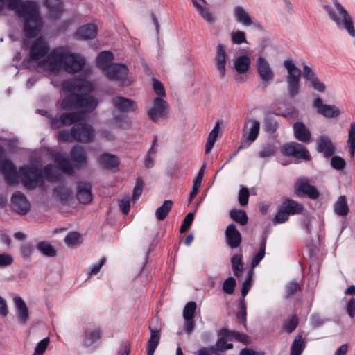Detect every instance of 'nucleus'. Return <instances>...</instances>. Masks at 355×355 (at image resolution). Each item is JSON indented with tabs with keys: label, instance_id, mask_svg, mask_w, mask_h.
<instances>
[{
	"label": "nucleus",
	"instance_id": "obj_57",
	"mask_svg": "<svg viewBox=\"0 0 355 355\" xmlns=\"http://www.w3.org/2000/svg\"><path fill=\"white\" fill-rule=\"evenodd\" d=\"M236 285V279L232 277H228L223 282V290L225 293L232 295L234 291Z\"/></svg>",
	"mask_w": 355,
	"mask_h": 355
},
{
	"label": "nucleus",
	"instance_id": "obj_32",
	"mask_svg": "<svg viewBox=\"0 0 355 355\" xmlns=\"http://www.w3.org/2000/svg\"><path fill=\"white\" fill-rule=\"evenodd\" d=\"M293 131L295 137L297 140L304 143H309L311 141V132L303 123H295L293 124Z\"/></svg>",
	"mask_w": 355,
	"mask_h": 355
},
{
	"label": "nucleus",
	"instance_id": "obj_38",
	"mask_svg": "<svg viewBox=\"0 0 355 355\" xmlns=\"http://www.w3.org/2000/svg\"><path fill=\"white\" fill-rule=\"evenodd\" d=\"M53 194L63 204L68 202L72 196V191L70 189L64 186H58L53 189Z\"/></svg>",
	"mask_w": 355,
	"mask_h": 355
},
{
	"label": "nucleus",
	"instance_id": "obj_36",
	"mask_svg": "<svg viewBox=\"0 0 355 355\" xmlns=\"http://www.w3.org/2000/svg\"><path fill=\"white\" fill-rule=\"evenodd\" d=\"M205 167H206L205 164H203L201 166V168H200V170L198 171L197 177L196 178V179L193 181L192 190L189 194V200H188L189 204H190L193 201V200L196 197V196L198 193V191L201 186L202 180L203 176H204V171H205Z\"/></svg>",
	"mask_w": 355,
	"mask_h": 355
},
{
	"label": "nucleus",
	"instance_id": "obj_16",
	"mask_svg": "<svg viewBox=\"0 0 355 355\" xmlns=\"http://www.w3.org/2000/svg\"><path fill=\"white\" fill-rule=\"evenodd\" d=\"M12 209L20 215H26L31 209L30 202L25 195L20 192H15L11 198Z\"/></svg>",
	"mask_w": 355,
	"mask_h": 355
},
{
	"label": "nucleus",
	"instance_id": "obj_51",
	"mask_svg": "<svg viewBox=\"0 0 355 355\" xmlns=\"http://www.w3.org/2000/svg\"><path fill=\"white\" fill-rule=\"evenodd\" d=\"M157 136L155 135L154 137L153 141L152 142V145L147 153V155H146V159L144 161V165L148 168H152L154 165V160H153V158L152 157V155H153L155 153V146L157 145Z\"/></svg>",
	"mask_w": 355,
	"mask_h": 355
},
{
	"label": "nucleus",
	"instance_id": "obj_49",
	"mask_svg": "<svg viewBox=\"0 0 355 355\" xmlns=\"http://www.w3.org/2000/svg\"><path fill=\"white\" fill-rule=\"evenodd\" d=\"M64 242L67 246H76L82 243L81 234L77 232H71L65 236Z\"/></svg>",
	"mask_w": 355,
	"mask_h": 355
},
{
	"label": "nucleus",
	"instance_id": "obj_19",
	"mask_svg": "<svg viewBox=\"0 0 355 355\" xmlns=\"http://www.w3.org/2000/svg\"><path fill=\"white\" fill-rule=\"evenodd\" d=\"M76 198L83 205H89L93 200L92 184L89 182L80 181L77 184Z\"/></svg>",
	"mask_w": 355,
	"mask_h": 355
},
{
	"label": "nucleus",
	"instance_id": "obj_31",
	"mask_svg": "<svg viewBox=\"0 0 355 355\" xmlns=\"http://www.w3.org/2000/svg\"><path fill=\"white\" fill-rule=\"evenodd\" d=\"M318 150L323 153L325 157H330L335 152V147L327 136H320L318 139Z\"/></svg>",
	"mask_w": 355,
	"mask_h": 355
},
{
	"label": "nucleus",
	"instance_id": "obj_26",
	"mask_svg": "<svg viewBox=\"0 0 355 355\" xmlns=\"http://www.w3.org/2000/svg\"><path fill=\"white\" fill-rule=\"evenodd\" d=\"M53 159L58 167L67 175H73V168L70 163L69 158L64 153L57 152L53 155Z\"/></svg>",
	"mask_w": 355,
	"mask_h": 355
},
{
	"label": "nucleus",
	"instance_id": "obj_15",
	"mask_svg": "<svg viewBox=\"0 0 355 355\" xmlns=\"http://www.w3.org/2000/svg\"><path fill=\"white\" fill-rule=\"evenodd\" d=\"M49 51L47 42L42 37L37 38L30 48L31 60L37 61L46 55Z\"/></svg>",
	"mask_w": 355,
	"mask_h": 355
},
{
	"label": "nucleus",
	"instance_id": "obj_50",
	"mask_svg": "<svg viewBox=\"0 0 355 355\" xmlns=\"http://www.w3.org/2000/svg\"><path fill=\"white\" fill-rule=\"evenodd\" d=\"M263 127L266 132L273 134L277 130L278 123L273 116H267L263 121Z\"/></svg>",
	"mask_w": 355,
	"mask_h": 355
},
{
	"label": "nucleus",
	"instance_id": "obj_5",
	"mask_svg": "<svg viewBox=\"0 0 355 355\" xmlns=\"http://www.w3.org/2000/svg\"><path fill=\"white\" fill-rule=\"evenodd\" d=\"M19 175L23 184L28 189L33 190L44 184L42 171L34 166L26 165L20 167Z\"/></svg>",
	"mask_w": 355,
	"mask_h": 355
},
{
	"label": "nucleus",
	"instance_id": "obj_3",
	"mask_svg": "<svg viewBox=\"0 0 355 355\" xmlns=\"http://www.w3.org/2000/svg\"><path fill=\"white\" fill-rule=\"evenodd\" d=\"M17 15L24 22L25 35L29 38L35 37L42 26L37 3L34 1H24Z\"/></svg>",
	"mask_w": 355,
	"mask_h": 355
},
{
	"label": "nucleus",
	"instance_id": "obj_60",
	"mask_svg": "<svg viewBox=\"0 0 355 355\" xmlns=\"http://www.w3.org/2000/svg\"><path fill=\"white\" fill-rule=\"evenodd\" d=\"M194 219V213L189 212L184 218L180 227V232L181 234L187 232L191 227Z\"/></svg>",
	"mask_w": 355,
	"mask_h": 355
},
{
	"label": "nucleus",
	"instance_id": "obj_40",
	"mask_svg": "<svg viewBox=\"0 0 355 355\" xmlns=\"http://www.w3.org/2000/svg\"><path fill=\"white\" fill-rule=\"evenodd\" d=\"M45 5L49 9V15L51 19H58L60 17L63 12V5L61 3H51L46 0Z\"/></svg>",
	"mask_w": 355,
	"mask_h": 355
},
{
	"label": "nucleus",
	"instance_id": "obj_61",
	"mask_svg": "<svg viewBox=\"0 0 355 355\" xmlns=\"http://www.w3.org/2000/svg\"><path fill=\"white\" fill-rule=\"evenodd\" d=\"M49 343V338L48 337L40 340L36 345L33 355H42Z\"/></svg>",
	"mask_w": 355,
	"mask_h": 355
},
{
	"label": "nucleus",
	"instance_id": "obj_21",
	"mask_svg": "<svg viewBox=\"0 0 355 355\" xmlns=\"http://www.w3.org/2000/svg\"><path fill=\"white\" fill-rule=\"evenodd\" d=\"M114 107L122 113L135 112L137 109L136 102L130 98L123 96H116L112 99Z\"/></svg>",
	"mask_w": 355,
	"mask_h": 355
},
{
	"label": "nucleus",
	"instance_id": "obj_59",
	"mask_svg": "<svg viewBox=\"0 0 355 355\" xmlns=\"http://www.w3.org/2000/svg\"><path fill=\"white\" fill-rule=\"evenodd\" d=\"M232 42L235 44H241L243 43H247L245 39V33L242 31H236L233 32L231 35Z\"/></svg>",
	"mask_w": 355,
	"mask_h": 355
},
{
	"label": "nucleus",
	"instance_id": "obj_1",
	"mask_svg": "<svg viewBox=\"0 0 355 355\" xmlns=\"http://www.w3.org/2000/svg\"><path fill=\"white\" fill-rule=\"evenodd\" d=\"M62 89L69 93L60 101V106L63 110H78L83 114L93 112L98 104L96 98L88 94L75 93V92H90L92 84L83 78H71L62 82Z\"/></svg>",
	"mask_w": 355,
	"mask_h": 355
},
{
	"label": "nucleus",
	"instance_id": "obj_55",
	"mask_svg": "<svg viewBox=\"0 0 355 355\" xmlns=\"http://www.w3.org/2000/svg\"><path fill=\"white\" fill-rule=\"evenodd\" d=\"M236 318L241 324H245L247 321V308L244 300L239 302V310L236 313Z\"/></svg>",
	"mask_w": 355,
	"mask_h": 355
},
{
	"label": "nucleus",
	"instance_id": "obj_53",
	"mask_svg": "<svg viewBox=\"0 0 355 355\" xmlns=\"http://www.w3.org/2000/svg\"><path fill=\"white\" fill-rule=\"evenodd\" d=\"M144 182L141 177H138L136 179L135 185L133 189L132 201L135 202L139 200L143 192Z\"/></svg>",
	"mask_w": 355,
	"mask_h": 355
},
{
	"label": "nucleus",
	"instance_id": "obj_41",
	"mask_svg": "<svg viewBox=\"0 0 355 355\" xmlns=\"http://www.w3.org/2000/svg\"><path fill=\"white\" fill-rule=\"evenodd\" d=\"M242 259L243 257L241 254H236L231 258V264L234 275L238 278L243 274V265Z\"/></svg>",
	"mask_w": 355,
	"mask_h": 355
},
{
	"label": "nucleus",
	"instance_id": "obj_27",
	"mask_svg": "<svg viewBox=\"0 0 355 355\" xmlns=\"http://www.w3.org/2000/svg\"><path fill=\"white\" fill-rule=\"evenodd\" d=\"M227 53L224 45L219 44L216 47V55L215 58L216 67L220 72L221 78H223L226 72Z\"/></svg>",
	"mask_w": 355,
	"mask_h": 355
},
{
	"label": "nucleus",
	"instance_id": "obj_14",
	"mask_svg": "<svg viewBox=\"0 0 355 355\" xmlns=\"http://www.w3.org/2000/svg\"><path fill=\"white\" fill-rule=\"evenodd\" d=\"M129 69L124 64H113L106 71L109 80L119 81L121 85H126L125 81Z\"/></svg>",
	"mask_w": 355,
	"mask_h": 355
},
{
	"label": "nucleus",
	"instance_id": "obj_62",
	"mask_svg": "<svg viewBox=\"0 0 355 355\" xmlns=\"http://www.w3.org/2000/svg\"><path fill=\"white\" fill-rule=\"evenodd\" d=\"M276 153V148L273 145L268 144L263 146L259 153L260 157L266 158L273 156Z\"/></svg>",
	"mask_w": 355,
	"mask_h": 355
},
{
	"label": "nucleus",
	"instance_id": "obj_17",
	"mask_svg": "<svg viewBox=\"0 0 355 355\" xmlns=\"http://www.w3.org/2000/svg\"><path fill=\"white\" fill-rule=\"evenodd\" d=\"M101 334L102 329L100 327L89 324L84 330L82 340L83 345L85 347L92 346L101 338Z\"/></svg>",
	"mask_w": 355,
	"mask_h": 355
},
{
	"label": "nucleus",
	"instance_id": "obj_47",
	"mask_svg": "<svg viewBox=\"0 0 355 355\" xmlns=\"http://www.w3.org/2000/svg\"><path fill=\"white\" fill-rule=\"evenodd\" d=\"M173 204V202L172 200H165L163 205L157 209L155 212L156 218L159 220H164L171 210Z\"/></svg>",
	"mask_w": 355,
	"mask_h": 355
},
{
	"label": "nucleus",
	"instance_id": "obj_33",
	"mask_svg": "<svg viewBox=\"0 0 355 355\" xmlns=\"http://www.w3.org/2000/svg\"><path fill=\"white\" fill-rule=\"evenodd\" d=\"M114 54L109 51L101 52L96 58V65L102 71L105 72L112 64Z\"/></svg>",
	"mask_w": 355,
	"mask_h": 355
},
{
	"label": "nucleus",
	"instance_id": "obj_39",
	"mask_svg": "<svg viewBox=\"0 0 355 355\" xmlns=\"http://www.w3.org/2000/svg\"><path fill=\"white\" fill-rule=\"evenodd\" d=\"M37 250L44 256L47 257H53L57 254L55 248L48 241H40L36 245Z\"/></svg>",
	"mask_w": 355,
	"mask_h": 355
},
{
	"label": "nucleus",
	"instance_id": "obj_7",
	"mask_svg": "<svg viewBox=\"0 0 355 355\" xmlns=\"http://www.w3.org/2000/svg\"><path fill=\"white\" fill-rule=\"evenodd\" d=\"M312 183V180L308 178H299L294 184L295 194L300 198H309L313 200L318 199L320 191Z\"/></svg>",
	"mask_w": 355,
	"mask_h": 355
},
{
	"label": "nucleus",
	"instance_id": "obj_45",
	"mask_svg": "<svg viewBox=\"0 0 355 355\" xmlns=\"http://www.w3.org/2000/svg\"><path fill=\"white\" fill-rule=\"evenodd\" d=\"M230 218L241 225H245L248 223V218L245 211L232 209L230 211Z\"/></svg>",
	"mask_w": 355,
	"mask_h": 355
},
{
	"label": "nucleus",
	"instance_id": "obj_20",
	"mask_svg": "<svg viewBox=\"0 0 355 355\" xmlns=\"http://www.w3.org/2000/svg\"><path fill=\"white\" fill-rule=\"evenodd\" d=\"M257 68L260 78L266 85L268 84V83L274 78V72L264 58H258Z\"/></svg>",
	"mask_w": 355,
	"mask_h": 355
},
{
	"label": "nucleus",
	"instance_id": "obj_28",
	"mask_svg": "<svg viewBox=\"0 0 355 355\" xmlns=\"http://www.w3.org/2000/svg\"><path fill=\"white\" fill-rule=\"evenodd\" d=\"M98 31L97 26L94 24H87L79 27L75 36L76 39L81 40H86L93 39L96 37Z\"/></svg>",
	"mask_w": 355,
	"mask_h": 355
},
{
	"label": "nucleus",
	"instance_id": "obj_34",
	"mask_svg": "<svg viewBox=\"0 0 355 355\" xmlns=\"http://www.w3.org/2000/svg\"><path fill=\"white\" fill-rule=\"evenodd\" d=\"M234 15L237 22L245 26H249L254 24L252 18L241 6H236L234 9Z\"/></svg>",
	"mask_w": 355,
	"mask_h": 355
},
{
	"label": "nucleus",
	"instance_id": "obj_64",
	"mask_svg": "<svg viewBox=\"0 0 355 355\" xmlns=\"http://www.w3.org/2000/svg\"><path fill=\"white\" fill-rule=\"evenodd\" d=\"M345 161L343 158L339 156H333L331 159V166L336 170H343L345 166Z\"/></svg>",
	"mask_w": 355,
	"mask_h": 355
},
{
	"label": "nucleus",
	"instance_id": "obj_46",
	"mask_svg": "<svg viewBox=\"0 0 355 355\" xmlns=\"http://www.w3.org/2000/svg\"><path fill=\"white\" fill-rule=\"evenodd\" d=\"M192 3L196 11L205 20L209 23H213L214 21L213 15L208 8L198 3L197 0H192Z\"/></svg>",
	"mask_w": 355,
	"mask_h": 355
},
{
	"label": "nucleus",
	"instance_id": "obj_56",
	"mask_svg": "<svg viewBox=\"0 0 355 355\" xmlns=\"http://www.w3.org/2000/svg\"><path fill=\"white\" fill-rule=\"evenodd\" d=\"M299 324L298 318L296 315H293L288 318L284 324L283 329L287 333L293 332Z\"/></svg>",
	"mask_w": 355,
	"mask_h": 355
},
{
	"label": "nucleus",
	"instance_id": "obj_10",
	"mask_svg": "<svg viewBox=\"0 0 355 355\" xmlns=\"http://www.w3.org/2000/svg\"><path fill=\"white\" fill-rule=\"evenodd\" d=\"M85 119V115L83 114V112H64L58 118L51 119V126L55 128L60 125L69 126Z\"/></svg>",
	"mask_w": 355,
	"mask_h": 355
},
{
	"label": "nucleus",
	"instance_id": "obj_2",
	"mask_svg": "<svg viewBox=\"0 0 355 355\" xmlns=\"http://www.w3.org/2000/svg\"><path fill=\"white\" fill-rule=\"evenodd\" d=\"M46 62L52 71L63 69L69 73L80 71L85 64V60L78 53H70L64 47L54 49L46 57Z\"/></svg>",
	"mask_w": 355,
	"mask_h": 355
},
{
	"label": "nucleus",
	"instance_id": "obj_63",
	"mask_svg": "<svg viewBox=\"0 0 355 355\" xmlns=\"http://www.w3.org/2000/svg\"><path fill=\"white\" fill-rule=\"evenodd\" d=\"M289 215L279 207L278 211L274 218L273 222L275 224H281L287 221Z\"/></svg>",
	"mask_w": 355,
	"mask_h": 355
},
{
	"label": "nucleus",
	"instance_id": "obj_35",
	"mask_svg": "<svg viewBox=\"0 0 355 355\" xmlns=\"http://www.w3.org/2000/svg\"><path fill=\"white\" fill-rule=\"evenodd\" d=\"M98 162L103 168L112 169L118 166L119 160L116 155L103 153L100 155Z\"/></svg>",
	"mask_w": 355,
	"mask_h": 355
},
{
	"label": "nucleus",
	"instance_id": "obj_18",
	"mask_svg": "<svg viewBox=\"0 0 355 355\" xmlns=\"http://www.w3.org/2000/svg\"><path fill=\"white\" fill-rule=\"evenodd\" d=\"M225 243L232 249L240 246L242 242V236L236 229L235 224H230L225 232Z\"/></svg>",
	"mask_w": 355,
	"mask_h": 355
},
{
	"label": "nucleus",
	"instance_id": "obj_6",
	"mask_svg": "<svg viewBox=\"0 0 355 355\" xmlns=\"http://www.w3.org/2000/svg\"><path fill=\"white\" fill-rule=\"evenodd\" d=\"M284 66L288 71L286 81L288 94L291 98H294L299 93L301 71L295 65L292 60H285Z\"/></svg>",
	"mask_w": 355,
	"mask_h": 355
},
{
	"label": "nucleus",
	"instance_id": "obj_43",
	"mask_svg": "<svg viewBox=\"0 0 355 355\" xmlns=\"http://www.w3.org/2000/svg\"><path fill=\"white\" fill-rule=\"evenodd\" d=\"M234 66L239 73H244L250 69V59L247 55H241L235 60Z\"/></svg>",
	"mask_w": 355,
	"mask_h": 355
},
{
	"label": "nucleus",
	"instance_id": "obj_11",
	"mask_svg": "<svg viewBox=\"0 0 355 355\" xmlns=\"http://www.w3.org/2000/svg\"><path fill=\"white\" fill-rule=\"evenodd\" d=\"M218 336L216 345L200 348L198 352V355H220L219 352H225L233 348V345L227 343L228 339L223 334H221L220 330L218 331Z\"/></svg>",
	"mask_w": 355,
	"mask_h": 355
},
{
	"label": "nucleus",
	"instance_id": "obj_48",
	"mask_svg": "<svg viewBox=\"0 0 355 355\" xmlns=\"http://www.w3.org/2000/svg\"><path fill=\"white\" fill-rule=\"evenodd\" d=\"M266 236H263L260 244H259V250L254 255L252 261V268H255L259 265L260 261L263 259L266 254Z\"/></svg>",
	"mask_w": 355,
	"mask_h": 355
},
{
	"label": "nucleus",
	"instance_id": "obj_54",
	"mask_svg": "<svg viewBox=\"0 0 355 355\" xmlns=\"http://www.w3.org/2000/svg\"><path fill=\"white\" fill-rule=\"evenodd\" d=\"M347 142L349 145L351 156H354L355 152V122L350 124Z\"/></svg>",
	"mask_w": 355,
	"mask_h": 355
},
{
	"label": "nucleus",
	"instance_id": "obj_44",
	"mask_svg": "<svg viewBox=\"0 0 355 355\" xmlns=\"http://www.w3.org/2000/svg\"><path fill=\"white\" fill-rule=\"evenodd\" d=\"M334 211L336 214L345 216L349 213V207L345 196H340L334 205Z\"/></svg>",
	"mask_w": 355,
	"mask_h": 355
},
{
	"label": "nucleus",
	"instance_id": "obj_24",
	"mask_svg": "<svg viewBox=\"0 0 355 355\" xmlns=\"http://www.w3.org/2000/svg\"><path fill=\"white\" fill-rule=\"evenodd\" d=\"M70 156L74 166L77 168L83 167L87 163L85 150L81 146H74L71 150Z\"/></svg>",
	"mask_w": 355,
	"mask_h": 355
},
{
	"label": "nucleus",
	"instance_id": "obj_29",
	"mask_svg": "<svg viewBox=\"0 0 355 355\" xmlns=\"http://www.w3.org/2000/svg\"><path fill=\"white\" fill-rule=\"evenodd\" d=\"M289 216L301 214L304 206L296 200L286 198L283 199L280 206Z\"/></svg>",
	"mask_w": 355,
	"mask_h": 355
},
{
	"label": "nucleus",
	"instance_id": "obj_12",
	"mask_svg": "<svg viewBox=\"0 0 355 355\" xmlns=\"http://www.w3.org/2000/svg\"><path fill=\"white\" fill-rule=\"evenodd\" d=\"M72 135L73 141L89 143L93 140L94 130L87 123H78L72 127Z\"/></svg>",
	"mask_w": 355,
	"mask_h": 355
},
{
	"label": "nucleus",
	"instance_id": "obj_23",
	"mask_svg": "<svg viewBox=\"0 0 355 355\" xmlns=\"http://www.w3.org/2000/svg\"><path fill=\"white\" fill-rule=\"evenodd\" d=\"M250 122L252 123V125L247 134L246 139L242 141L241 146L238 148L236 152L234 154V156L236 155L242 148L248 147L257 139L259 135L260 129L259 122L255 119H251Z\"/></svg>",
	"mask_w": 355,
	"mask_h": 355
},
{
	"label": "nucleus",
	"instance_id": "obj_37",
	"mask_svg": "<svg viewBox=\"0 0 355 355\" xmlns=\"http://www.w3.org/2000/svg\"><path fill=\"white\" fill-rule=\"evenodd\" d=\"M219 130H220V122H219V121H218L216 124L215 125V126L214 127V128L212 129V130L209 132V134L208 135L207 142L205 144V150L206 154H208L211 151V150L214 146V144L218 137Z\"/></svg>",
	"mask_w": 355,
	"mask_h": 355
},
{
	"label": "nucleus",
	"instance_id": "obj_13",
	"mask_svg": "<svg viewBox=\"0 0 355 355\" xmlns=\"http://www.w3.org/2000/svg\"><path fill=\"white\" fill-rule=\"evenodd\" d=\"M169 112L168 104L162 98L156 97L153 101V107L148 111L149 118L154 122L159 119L167 118Z\"/></svg>",
	"mask_w": 355,
	"mask_h": 355
},
{
	"label": "nucleus",
	"instance_id": "obj_42",
	"mask_svg": "<svg viewBox=\"0 0 355 355\" xmlns=\"http://www.w3.org/2000/svg\"><path fill=\"white\" fill-rule=\"evenodd\" d=\"M306 347V342L302 335H297L295 338L291 347L290 355H301Z\"/></svg>",
	"mask_w": 355,
	"mask_h": 355
},
{
	"label": "nucleus",
	"instance_id": "obj_8",
	"mask_svg": "<svg viewBox=\"0 0 355 355\" xmlns=\"http://www.w3.org/2000/svg\"><path fill=\"white\" fill-rule=\"evenodd\" d=\"M0 170L4 175L5 180L8 185L18 183V175L14 164L6 158V151L0 146Z\"/></svg>",
	"mask_w": 355,
	"mask_h": 355
},
{
	"label": "nucleus",
	"instance_id": "obj_52",
	"mask_svg": "<svg viewBox=\"0 0 355 355\" xmlns=\"http://www.w3.org/2000/svg\"><path fill=\"white\" fill-rule=\"evenodd\" d=\"M196 310V303L193 301L187 302L183 309V317L185 320L193 319Z\"/></svg>",
	"mask_w": 355,
	"mask_h": 355
},
{
	"label": "nucleus",
	"instance_id": "obj_30",
	"mask_svg": "<svg viewBox=\"0 0 355 355\" xmlns=\"http://www.w3.org/2000/svg\"><path fill=\"white\" fill-rule=\"evenodd\" d=\"M148 329L150 333V336L147 343V349H146L147 354L146 355H153L154 352L160 341V338H161L160 329L153 328L150 325L148 327Z\"/></svg>",
	"mask_w": 355,
	"mask_h": 355
},
{
	"label": "nucleus",
	"instance_id": "obj_4",
	"mask_svg": "<svg viewBox=\"0 0 355 355\" xmlns=\"http://www.w3.org/2000/svg\"><path fill=\"white\" fill-rule=\"evenodd\" d=\"M334 3L336 10L340 15L342 16L343 19L337 15L336 11L331 6L324 5L323 6L324 10L328 13L330 19L334 21L338 27L343 26L351 36L354 37L355 29L352 17L338 0H334Z\"/></svg>",
	"mask_w": 355,
	"mask_h": 355
},
{
	"label": "nucleus",
	"instance_id": "obj_22",
	"mask_svg": "<svg viewBox=\"0 0 355 355\" xmlns=\"http://www.w3.org/2000/svg\"><path fill=\"white\" fill-rule=\"evenodd\" d=\"M313 107L319 114L326 118H334L340 114L339 109L335 105H324L320 98H317L313 102Z\"/></svg>",
	"mask_w": 355,
	"mask_h": 355
},
{
	"label": "nucleus",
	"instance_id": "obj_9",
	"mask_svg": "<svg viewBox=\"0 0 355 355\" xmlns=\"http://www.w3.org/2000/svg\"><path fill=\"white\" fill-rule=\"evenodd\" d=\"M282 153L286 156H291L297 159H302L306 161L311 159V155L307 148L297 142H289L285 144L282 148Z\"/></svg>",
	"mask_w": 355,
	"mask_h": 355
},
{
	"label": "nucleus",
	"instance_id": "obj_58",
	"mask_svg": "<svg viewBox=\"0 0 355 355\" xmlns=\"http://www.w3.org/2000/svg\"><path fill=\"white\" fill-rule=\"evenodd\" d=\"M35 247L31 243H24L20 248V254L24 259H28L34 252Z\"/></svg>",
	"mask_w": 355,
	"mask_h": 355
},
{
	"label": "nucleus",
	"instance_id": "obj_25",
	"mask_svg": "<svg viewBox=\"0 0 355 355\" xmlns=\"http://www.w3.org/2000/svg\"><path fill=\"white\" fill-rule=\"evenodd\" d=\"M16 307V315L18 322L21 324H26L29 318L28 307L24 300L19 296H15L13 299Z\"/></svg>",
	"mask_w": 355,
	"mask_h": 355
}]
</instances>
